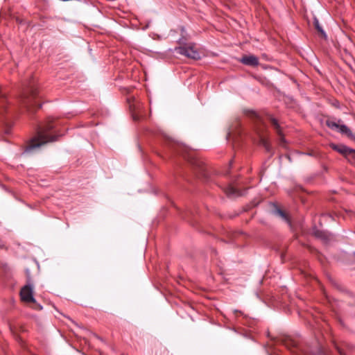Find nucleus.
I'll return each mask as SVG.
<instances>
[{
	"label": "nucleus",
	"mask_w": 355,
	"mask_h": 355,
	"mask_svg": "<svg viewBox=\"0 0 355 355\" xmlns=\"http://www.w3.org/2000/svg\"><path fill=\"white\" fill-rule=\"evenodd\" d=\"M53 128L52 125H48L46 128L40 130L37 136L32 139L31 143L25 150V153L39 148L43 144L56 140V136H50L48 132Z\"/></svg>",
	"instance_id": "obj_1"
},
{
	"label": "nucleus",
	"mask_w": 355,
	"mask_h": 355,
	"mask_svg": "<svg viewBox=\"0 0 355 355\" xmlns=\"http://www.w3.org/2000/svg\"><path fill=\"white\" fill-rule=\"evenodd\" d=\"M34 304V306H33V309H35V310H42V306L40 305V304L37 303L36 302H33Z\"/></svg>",
	"instance_id": "obj_15"
},
{
	"label": "nucleus",
	"mask_w": 355,
	"mask_h": 355,
	"mask_svg": "<svg viewBox=\"0 0 355 355\" xmlns=\"http://www.w3.org/2000/svg\"><path fill=\"white\" fill-rule=\"evenodd\" d=\"M40 107H41V105H39L37 106V108H40Z\"/></svg>",
	"instance_id": "obj_16"
},
{
	"label": "nucleus",
	"mask_w": 355,
	"mask_h": 355,
	"mask_svg": "<svg viewBox=\"0 0 355 355\" xmlns=\"http://www.w3.org/2000/svg\"><path fill=\"white\" fill-rule=\"evenodd\" d=\"M331 147L334 150H335L337 152L340 153V154L345 155V157H347L348 152L350 149L349 148H348L344 145L332 144Z\"/></svg>",
	"instance_id": "obj_8"
},
{
	"label": "nucleus",
	"mask_w": 355,
	"mask_h": 355,
	"mask_svg": "<svg viewBox=\"0 0 355 355\" xmlns=\"http://www.w3.org/2000/svg\"><path fill=\"white\" fill-rule=\"evenodd\" d=\"M241 62L248 66H257L259 64V59L253 55H244L242 57Z\"/></svg>",
	"instance_id": "obj_6"
},
{
	"label": "nucleus",
	"mask_w": 355,
	"mask_h": 355,
	"mask_svg": "<svg viewBox=\"0 0 355 355\" xmlns=\"http://www.w3.org/2000/svg\"><path fill=\"white\" fill-rule=\"evenodd\" d=\"M341 122L340 119L337 121L333 119H327L326 125L331 130H337L340 134L345 135L350 139L355 141V133H353L347 125L342 124Z\"/></svg>",
	"instance_id": "obj_3"
},
{
	"label": "nucleus",
	"mask_w": 355,
	"mask_h": 355,
	"mask_svg": "<svg viewBox=\"0 0 355 355\" xmlns=\"http://www.w3.org/2000/svg\"><path fill=\"white\" fill-rule=\"evenodd\" d=\"M259 143L262 146H263L266 148V150H270V144L266 138L261 136Z\"/></svg>",
	"instance_id": "obj_12"
},
{
	"label": "nucleus",
	"mask_w": 355,
	"mask_h": 355,
	"mask_svg": "<svg viewBox=\"0 0 355 355\" xmlns=\"http://www.w3.org/2000/svg\"><path fill=\"white\" fill-rule=\"evenodd\" d=\"M36 89L30 87L23 93L21 97V103L26 107L27 110L29 112L33 111L34 107L36 106Z\"/></svg>",
	"instance_id": "obj_4"
},
{
	"label": "nucleus",
	"mask_w": 355,
	"mask_h": 355,
	"mask_svg": "<svg viewBox=\"0 0 355 355\" xmlns=\"http://www.w3.org/2000/svg\"><path fill=\"white\" fill-rule=\"evenodd\" d=\"M346 158L349 161L355 163V150L350 148Z\"/></svg>",
	"instance_id": "obj_13"
},
{
	"label": "nucleus",
	"mask_w": 355,
	"mask_h": 355,
	"mask_svg": "<svg viewBox=\"0 0 355 355\" xmlns=\"http://www.w3.org/2000/svg\"><path fill=\"white\" fill-rule=\"evenodd\" d=\"M174 51L177 54H180L193 60H198L200 58L199 51L197 50L196 45L192 43L186 44L183 46L175 47Z\"/></svg>",
	"instance_id": "obj_2"
},
{
	"label": "nucleus",
	"mask_w": 355,
	"mask_h": 355,
	"mask_svg": "<svg viewBox=\"0 0 355 355\" xmlns=\"http://www.w3.org/2000/svg\"><path fill=\"white\" fill-rule=\"evenodd\" d=\"M269 121L271 123L272 128L275 130L276 132L279 135L280 142L284 143V138L282 135V130L277 120L270 116H269Z\"/></svg>",
	"instance_id": "obj_7"
},
{
	"label": "nucleus",
	"mask_w": 355,
	"mask_h": 355,
	"mask_svg": "<svg viewBox=\"0 0 355 355\" xmlns=\"http://www.w3.org/2000/svg\"><path fill=\"white\" fill-rule=\"evenodd\" d=\"M225 193L227 196L230 198H234L242 195V193L239 189L232 186L229 187Z\"/></svg>",
	"instance_id": "obj_9"
},
{
	"label": "nucleus",
	"mask_w": 355,
	"mask_h": 355,
	"mask_svg": "<svg viewBox=\"0 0 355 355\" xmlns=\"http://www.w3.org/2000/svg\"><path fill=\"white\" fill-rule=\"evenodd\" d=\"M314 26L315 28V29L318 31V32L320 34V35L324 37V38H327V35L325 33V32L324 31V30L322 29V28L321 27V26L319 24V21L317 18H315L314 19Z\"/></svg>",
	"instance_id": "obj_10"
},
{
	"label": "nucleus",
	"mask_w": 355,
	"mask_h": 355,
	"mask_svg": "<svg viewBox=\"0 0 355 355\" xmlns=\"http://www.w3.org/2000/svg\"><path fill=\"white\" fill-rule=\"evenodd\" d=\"M33 284L30 278L27 280V284L24 286L20 291V297L21 301L26 303L35 302L33 297Z\"/></svg>",
	"instance_id": "obj_5"
},
{
	"label": "nucleus",
	"mask_w": 355,
	"mask_h": 355,
	"mask_svg": "<svg viewBox=\"0 0 355 355\" xmlns=\"http://www.w3.org/2000/svg\"><path fill=\"white\" fill-rule=\"evenodd\" d=\"M6 110V99L5 98L0 95V116L3 115V112Z\"/></svg>",
	"instance_id": "obj_11"
},
{
	"label": "nucleus",
	"mask_w": 355,
	"mask_h": 355,
	"mask_svg": "<svg viewBox=\"0 0 355 355\" xmlns=\"http://www.w3.org/2000/svg\"><path fill=\"white\" fill-rule=\"evenodd\" d=\"M275 212L279 217H281L285 221L288 222V218L286 214L282 209L277 208Z\"/></svg>",
	"instance_id": "obj_14"
}]
</instances>
